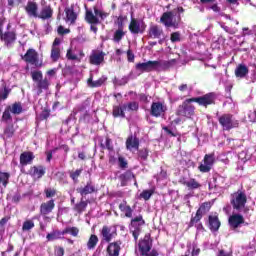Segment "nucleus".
I'll return each mask as SVG.
<instances>
[{
	"label": "nucleus",
	"instance_id": "1",
	"mask_svg": "<svg viewBox=\"0 0 256 256\" xmlns=\"http://www.w3.org/2000/svg\"><path fill=\"white\" fill-rule=\"evenodd\" d=\"M183 11V7H178L174 10L164 12L160 18V23L166 27L179 29V27H181V13H183Z\"/></svg>",
	"mask_w": 256,
	"mask_h": 256
},
{
	"label": "nucleus",
	"instance_id": "2",
	"mask_svg": "<svg viewBox=\"0 0 256 256\" xmlns=\"http://www.w3.org/2000/svg\"><path fill=\"white\" fill-rule=\"evenodd\" d=\"M107 17H109V13L97 7H94V13L91 10L86 11V21L92 25H98L101 21H105Z\"/></svg>",
	"mask_w": 256,
	"mask_h": 256
},
{
	"label": "nucleus",
	"instance_id": "3",
	"mask_svg": "<svg viewBox=\"0 0 256 256\" xmlns=\"http://www.w3.org/2000/svg\"><path fill=\"white\" fill-rule=\"evenodd\" d=\"M247 203V194L245 191L238 190L231 195V205L236 211H243Z\"/></svg>",
	"mask_w": 256,
	"mask_h": 256
},
{
	"label": "nucleus",
	"instance_id": "4",
	"mask_svg": "<svg viewBox=\"0 0 256 256\" xmlns=\"http://www.w3.org/2000/svg\"><path fill=\"white\" fill-rule=\"evenodd\" d=\"M191 103H195L193 98L186 99L182 105L178 107L177 115L180 117H187L188 119L195 115V106Z\"/></svg>",
	"mask_w": 256,
	"mask_h": 256
},
{
	"label": "nucleus",
	"instance_id": "5",
	"mask_svg": "<svg viewBox=\"0 0 256 256\" xmlns=\"http://www.w3.org/2000/svg\"><path fill=\"white\" fill-rule=\"evenodd\" d=\"M218 121L224 131H229L234 129V127L239 126V121L233 119V115L224 114L218 118Z\"/></svg>",
	"mask_w": 256,
	"mask_h": 256
},
{
	"label": "nucleus",
	"instance_id": "6",
	"mask_svg": "<svg viewBox=\"0 0 256 256\" xmlns=\"http://www.w3.org/2000/svg\"><path fill=\"white\" fill-rule=\"evenodd\" d=\"M143 225H145V220L143 219L142 215H138L131 220L130 231L135 241L139 239V235L141 233V227H143Z\"/></svg>",
	"mask_w": 256,
	"mask_h": 256
},
{
	"label": "nucleus",
	"instance_id": "7",
	"mask_svg": "<svg viewBox=\"0 0 256 256\" xmlns=\"http://www.w3.org/2000/svg\"><path fill=\"white\" fill-rule=\"evenodd\" d=\"M105 55H107L103 50H92L89 56L90 65H95L99 67V65H103L105 62Z\"/></svg>",
	"mask_w": 256,
	"mask_h": 256
},
{
	"label": "nucleus",
	"instance_id": "8",
	"mask_svg": "<svg viewBox=\"0 0 256 256\" xmlns=\"http://www.w3.org/2000/svg\"><path fill=\"white\" fill-rule=\"evenodd\" d=\"M147 25H145V22L142 19L132 18L130 25H129V31L133 35H137L139 33H144Z\"/></svg>",
	"mask_w": 256,
	"mask_h": 256
},
{
	"label": "nucleus",
	"instance_id": "9",
	"mask_svg": "<svg viewBox=\"0 0 256 256\" xmlns=\"http://www.w3.org/2000/svg\"><path fill=\"white\" fill-rule=\"evenodd\" d=\"M167 112V105L165 102H153L150 108V115L152 117H163Z\"/></svg>",
	"mask_w": 256,
	"mask_h": 256
},
{
	"label": "nucleus",
	"instance_id": "10",
	"mask_svg": "<svg viewBox=\"0 0 256 256\" xmlns=\"http://www.w3.org/2000/svg\"><path fill=\"white\" fill-rule=\"evenodd\" d=\"M214 163H215V153L206 154L204 156L203 163H201L199 166V171H201V173H209Z\"/></svg>",
	"mask_w": 256,
	"mask_h": 256
},
{
	"label": "nucleus",
	"instance_id": "11",
	"mask_svg": "<svg viewBox=\"0 0 256 256\" xmlns=\"http://www.w3.org/2000/svg\"><path fill=\"white\" fill-rule=\"evenodd\" d=\"M66 57L69 61H77V63H81L85 57V52H83V49L70 48L66 53Z\"/></svg>",
	"mask_w": 256,
	"mask_h": 256
},
{
	"label": "nucleus",
	"instance_id": "12",
	"mask_svg": "<svg viewBox=\"0 0 256 256\" xmlns=\"http://www.w3.org/2000/svg\"><path fill=\"white\" fill-rule=\"evenodd\" d=\"M158 67L159 66L157 61H148L136 64V69L137 71H140V73H151V71H159Z\"/></svg>",
	"mask_w": 256,
	"mask_h": 256
},
{
	"label": "nucleus",
	"instance_id": "13",
	"mask_svg": "<svg viewBox=\"0 0 256 256\" xmlns=\"http://www.w3.org/2000/svg\"><path fill=\"white\" fill-rule=\"evenodd\" d=\"M26 63L30 65H34L35 67H41V63H39V54L35 49H28L26 54L23 57Z\"/></svg>",
	"mask_w": 256,
	"mask_h": 256
},
{
	"label": "nucleus",
	"instance_id": "14",
	"mask_svg": "<svg viewBox=\"0 0 256 256\" xmlns=\"http://www.w3.org/2000/svg\"><path fill=\"white\" fill-rule=\"evenodd\" d=\"M192 101L198 103V105L207 107V105H213V103H215V94L209 93L201 97L192 98Z\"/></svg>",
	"mask_w": 256,
	"mask_h": 256
},
{
	"label": "nucleus",
	"instance_id": "15",
	"mask_svg": "<svg viewBox=\"0 0 256 256\" xmlns=\"http://www.w3.org/2000/svg\"><path fill=\"white\" fill-rule=\"evenodd\" d=\"M77 9L76 5H71L70 7L65 8L66 23L75 25V21H77Z\"/></svg>",
	"mask_w": 256,
	"mask_h": 256
},
{
	"label": "nucleus",
	"instance_id": "16",
	"mask_svg": "<svg viewBox=\"0 0 256 256\" xmlns=\"http://www.w3.org/2000/svg\"><path fill=\"white\" fill-rule=\"evenodd\" d=\"M163 35H164V32H163V28H161V26L154 24L149 27L148 36L150 39H161V37H163Z\"/></svg>",
	"mask_w": 256,
	"mask_h": 256
},
{
	"label": "nucleus",
	"instance_id": "17",
	"mask_svg": "<svg viewBox=\"0 0 256 256\" xmlns=\"http://www.w3.org/2000/svg\"><path fill=\"white\" fill-rule=\"evenodd\" d=\"M153 246L151 238L149 236H145L143 240L139 243V249L142 255H147L148 252L151 251V247Z\"/></svg>",
	"mask_w": 256,
	"mask_h": 256
},
{
	"label": "nucleus",
	"instance_id": "18",
	"mask_svg": "<svg viewBox=\"0 0 256 256\" xmlns=\"http://www.w3.org/2000/svg\"><path fill=\"white\" fill-rule=\"evenodd\" d=\"M42 5L43 7L37 16L38 19H43L44 21L51 19L53 17V9H51V6L45 5V1H42Z\"/></svg>",
	"mask_w": 256,
	"mask_h": 256
},
{
	"label": "nucleus",
	"instance_id": "19",
	"mask_svg": "<svg viewBox=\"0 0 256 256\" xmlns=\"http://www.w3.org/2000/svg\"><path fill=\"white\" fill-rule=\"evenodd\" d=\"M39 10V6L36 4V2L29 1L25 6V11L28 15V17H39V14L37 11Z\"/></svg>",
	"mask_w": 256,
	"mask_h": 256
},
{
	"label": "nucleus",
	"instance_id": "20",
	"mask_svg": "<svg viewBox=\"0 0 256 256\" xmlns=\"http://www.w3.org/2000/svg\"><path fill=\"white\" fill-rule=\"evenodd\" d=\"M121 251V241L112 242L107 247V253L109 256H119Z\"/></svg>",
	"mask_w": 256,
	"mask_h": 256
},
{
	"label": "nucleus",
	"instance_id": "21",
	"mask_svg": "<svg viewBox=\"0 0 256 256\" xmlns=\"http://www.w3.org/2000/svg\"><path fill=\"white\" fill-rule=\"evenodd\" d=\"M55 209V200L44 202L40 206L41 215H49Z\"/></svg>",
	"mask_w": 256,
	"mask_h": 256
},
{
	"label": "nucleus",
	"instance_id": "22",
	"mask_svg": "<svg viewBox=\"0 0 256 256\" xmlns=\"http://www.w3.org/2000/svg\"><path fill=\"white\" fill-rule=\"evenodd\" d=\"M126 148L128 151H138L139 139L133 135L129 136L126 140Z\"/></svg>",
	"mask_w": 256,
	"mask_h": 256
},
{
	"label": "nucleus",
	"instance_id": "23",
	"mask_svg": "<svg viewBox=\"0 0 256 256\" xmlns=\"http://www.w3.org/2000/svg\"><path fill=\"white\" fill-rule=\"evenodd\" d=\"M158 71H165L167 69H171V67H174V65H177V59H171V60H158Z\"/></svg>",
	"mask_w": 256,
	"mask_h": 256
},
{
	"label": "nucleus",
	"instance_id": "24",
	"mask_svg": "<svg viewBox=\"0 0 256 256\" xmlns=\"http://www.w3.org/2000/svg\"><path fill=\"white\" fill-rule=\"evenodd\" d=\"M243 223H244V219L239 214H234L229 217V225L231 229H237V227H241Z\"/></svg>",
	"mask_w": 256,
	"mask_h": 256
},
{
	"label": "nucleus",
	"instance_id": "25",
	"mask_svg": "<svg viewBox=\"0 0 256 256\" xmlns=\"http://www.w3.org/2000/svg\"><path fill=\"white\" fill-rule=\"evenodd\" d=\"M33 159H35V155H33V152H23L20 155V165H22L23 167L31 165V163H33Z\"/></svg>",
	"mask_w": 256,
	"mask_h": 256
},
{
	"label": "nucleus",
	"instance_id": "26",
	"mask_svg": "<svg viewBox=\"0 0 256 256\" xmlns=\"http://www.w3.org/2000/svg\"><path fill=\"white\" fill-rule=\"evenodd\" d=\"M0 39L1 41H4L7 47H9V45H11L12 43H15V39H17V35L15 34V32L8 31L2 34L0 36Z\"/></svg>",
	"mask_w": 256,
	"mask_h": 256
},
{
	"label": "nucleus",
	"instance_id": "27",
	"mask_svg": "<svg viewBox=\"0 0 256 256\" xmlns=\"http://www.w3.org/2000/svg\"><path fill=\"white\" fill-rule=\"evenodd\" d=\"M107 81V76H102L98 80H93V75H90V79H88V86L92 88L101 87Z\"/></svg>",
	"mask_w": 256,
	"mask_h": 256
},
{
	"label": "nucleus",
	"instance_id": "28",
	"mask_svg": "<svg viewBox=\"0 0 256 256\" xmlns=\"http://www.w3.org/2000/svg\"><path fill=\"white\" fill-rule=\"evenodd\" d=\"M119 209L122 213L125 214V217H128L129 219H131V217H133V208H131V206H129L127 204V201H122L119 204Z\"/></svg>",
	"mask_w": 256,
	"mask_h": 256
},
{
	"label": "nucleus",
	"instance_id": "29",
	"mask_svg": "<svg viewBox=\"0 0 256 256\" xmlns=\"http://www.w3.org/2000/svg\"><path fill=\"white\" fill-rule=\"evenodd\" d=\"M11 175L7 172H0V193H3L4 189L9 185V178Z\"/></svg>",
	"mask_w": 256,
	"mask_h": 256
},
{
	"label": "nucleus",
	"instance_id": "30",
	"mask_svg": "<svg viewBox=\"0 0 256 256\" xmlns=\"http://www.w3.org/2000/svg\"><path fill=\"white\" fill-rule=\"evenodd\" d=\"M221 227V222L219 221V217L217 215L209 216V229L212 231H218Z\"/></svg>",
	"mask_w": 256,
	"mask_h": 256
},
{
	"label": "nucleus",
	"instance_id": "31",
	"mask_svg": "<svg viewBox=\"0 0 256 256\" xmlns=\"http://www.w3.org/2000/svg\"><path fill=\"white\" fill-rule=\"evenodd\" d=\"M77 191L80 193V195H82V197H85V195L95 193V186L91 184V182H88L85 187L78 188Z\"/></svg>",
	"mask_w": 256,
	"mask_h": 256
},
{
	"label": "nucleus",
	"instance_id": "32",
	"mask_svg": "<svg viewBox=\"0 0 256 256\" xmlns=\"http://www.w3.org/2000/svg\"><path fill=\"white\" fill-rule=\"evenodd\" d=\"M248 74H249V68H247L244 64L238 65L235 69V75L240 79H243V77L247 76Z\"/></svg>",
	"mask_w": 256,
	"mask_h": 256
},
{
	"label": "nucleus",
	"instance_id": "33",
	"mask_svg": "<svg viewBox=\"0 0 256 256\" xmlns=\"http://www.w3.org/2000/svg\"><path fill=\"white\" fill-rule=\"evenodd\" d=\"M30 175H32L34 179H41V177L45 175V169H43L42 166H34L30 169Z\"/></svg>",
	"mask_w": 256,
	"mask_h": 256
},
{
	"label": "nucleus",
	"instance_id": "34",
	"mask_svg": "<svg viewBox=\"0 0 256 256\" xmlns=\"http://www.w3.org/2000/svg\"><path fill=\"white\" fill-rule=\"evenodd\" d=\"M7 108L10 110V112L13 115H21V113H23V106L19 102H15L14 104L8 106Z\"/></svg>",
	"mask_w": 256,
	"mask_h": 256
},
{
	"label": "nucleus",
	"instance_id": "35",
	"mask_svg": "<svg viewBox=\"0 0 256 256\" xmlns=\"http://www.w3.org/2000/svg\"><path fill=\"white\" fill-rule=\"evenodd\" d=\"M9 93H11V89L7 88V84L2 80V85L0 87V100L5 101L9 97Z\"/></svg>",
	"mask_w": 256,
	"mask_h": 256
},
{
	"label": "nucleus",
	"instance_id": "36",
	"mask_svg": "<svg viewBox=\"0 0 256 256\" xmlns=\"http://www.w3.org/2000/svg\"><path fill=\"white\" fill-rule=\"evenodd\" d=\"M101 235L103 237V240L106 241V243H109L111 239H113V234L111 233V228L104 226L101 231Z\"/></svg>",
	"mask_w": 256,
	"mask_h": 256
},
{
	"label": "nucleus",
	"instance_id": "37",
	"mask_svg": "<svg viewBox=\"0 0 256 256\" xmlns=\"http://www.w3.org/2000/svg\"><path fill=\"white\" fill-rule=\"evenodd\" d=\"M63 231L55 230L49 234H47V241H57V239H61L63 237Z\"/></svg>",
	"mask_w": 256,
	"mask_h": 256
},
{
	"label": "nucleus",
	"instance_id": "38",
	"mask_svg": "<svg viewBox=\"0 0 256 256\" xmlns=\"http://www.w3.org/2000/svg\"><path fill=\"white\" fill-rule=\"evenodd\" d=\"M50 58H51V61H53V63H57V61L61 59V48L52 47Z\"/></svg>",
	"mask_w": 256,
	"mask_h": 256
},
{
	"label": "nucleus",
	"instance_id": "39",
	"mask_svg": "<svg viewBox=\"0 0 256 256\" xmlns=\"http://www.w3.org/2000/svg\"><path fill=\"white\" fill-rule=\"evenodd\" d=\"M123 37H125V31H123V28H118L116 31H114L112 40L114 43H121Z\"/></svg>",
	"mask_w": 256,
	"mask_h": 256
},
{
	"label": "nucleus",
	"instance_id": "40",
	"mask_svg": "<svg viewBox=\"0 0 256 256\" xmlns=\"http://www.w3.org/2000/svg\"><path fill=\"white\" fill-rule=\"evenodd\" d=\"M125 105L114 106L113 108V117H125Z\"/></svg>",
	"mask_w": 256,
	"mask_h": 256
},
{
	"label": "nucleus",
	"instance_id": "41",
	"mask_svg": "<svg viewBox=\"0 0 256 256\" xmlns=\"http://www.w3.org/2000/svg\"><path fill=\"white\" fill-rule=\"evenodd\" d=\"M155 193V189L143 190L140 194V199H144V201H149L153 194Z\"/></svg>",
	"mask_w": 256,
	"mask_h": 256
},
{
	"label": "nucleus",
	"instance_id": "42",
	"mask_svg": "<svg viewBox=\"0 0 256 256\" xmlns=\"http://www.w3.org/2000/svg\"><path fill=\"white\" fill-rule=\"evenodd\" d=\"M97 243H99V238H97V235H91L87 243V248L90 250L95 249Z\"/></svg>",
	"mask_w": 256,
	"mask_h": 256
},
{
	"label": "nucleus",
	"instance_id": "43",
	"mask_svg": "<svg viewBox=\"0 0 256 256\" xmlns=\"http://www.w3.org/2000/svg\"><path fill=\"white\" fill-rule=\"evenodd\" d=\"M64 235H72V237H77L79 235V228L77 227H67L63 230Z\"/></svg>",
	"mask_w": 256,
	"mask_h": 256
},
{
	"label": "nucleus",
	"instance_id": "44",
	"mask_svg": "<svg viewBox=\"0 0 256 256\" xmlns=\"http://www.w3.org/2000/svg\"><path fill=\"white\" fill-rule=\"evenodd\" d=\"M184 185H186L188 189H199V187H201V184H199L195 179L185 181Z\"/></svg>",
	"mask_w": 256,
	"mask_h": 256
},
{
	"label": "nucleus",
	"instance_id": "45",
	"mask_svg": "<svg viewBox=\"0 0 256 256\" xmlns=\"http://www.w3.org/2000/svg\"><path fill=\"white\" fill-rule=\"evenodd\" d=\"M85 209H87V202L83 200L74 206V211H76V213H83Z\"/></svg>",
	"mask_w": 256,
	"mask_h": 256
},
{
	"label": "nucleus",
	"instance_id": "46",
	"mask_svg": "<svg viewBox=\"0 0 256 256\" xmlns=\"http://www.w3.org/2000/svg\"><path fill=\"white\" fill-rule=\"evenodd\" d=\"M2 121H4V123H11V121H13V118L11 117V110L7 107L3 112Z\"/></svg>",
	"mask_w": 256,
	"mask_h": 256
},
{
	"label": "nucleus",
	"instance_id": "47",
	"mask_svg": "<svg viewBox=\"0 0 256 256\" xmlns=\"http://www.w3.org/2000/svg\"><path fill=\"white\" fill-rule=\"evenodd\" d=\"M209 209H211V203L206 202L200 206L197 212L200 213L201 215H205V213H208Z\"/></svg>",
	"mask_w": 256,
	"mask_h": 256
},
{
	"label": "nucleus",
	"instance_id": "48",
	"mask_svg": "<svg viewBox=\"0 0 256 256\" xmlns=\"http://www.w3.org/2000/svg\"><path fill=\"white\" fill-rule=\"evenodd\" d=\"M35 227V222L33 220H26L22 225V231H31Z\"/></svg>",
	"mask_w": 256,
	"mask_h": 256
},
{
	"label": "nucleus",
	"instance_id": "49",
	"mask_svg": "<svg viewBox=\"0 0 256 256\" xmlns=\"http://www.w3.org/2000/svg\"><path fill=\"white\" fill-rule=\"evenodd\" d=\"M129 83V76H124L122 78H115L114 79V85L123 86L127 85Z\"/></svg>",
	"mask_w": 256,
	"mask_h": 256
},
{
	"label": "nucleus",
	"instance_id": "50",
	"mask_svg": "<svg viewBox=\"0 0 256 256\" xmlns=\"http://www.w3.org/2000/svg\"><path fill=\"white\" fill-rule=\"evenodd\" d=\"M124 109L126 111H137V109H139V104L137 102H130L128 104H124Z\"/></svg>",
	"mask_w": 256,
	"mask_h": 256
},
{
	"label": "nucleus",
	"instance_id": "51",
	"mask_svg": "<svg viewBox=\"0 0 256 256\" xmlns=\"http://www.w3.org/2000/svg\"><path fill=\"white\" fill-rule=\"evenodd\" d=\"M31 77L35 83H38L43 79V73L41 71H33L31 72Z\"/></svg>",
	"mask_w": 256,
	"mask_h": 256
},
{
	"label": "nucleus",
	"instance_id": "52",
	"mask_svg": "<svg viewBox=\"0 0 256 256\" xmlns=\"http://www.w3.org/2000/svg\"><path fill=\"white\" fill-rule=\"evenodd\" d=\"M81 173H83V169H78L76 171L70 172V177L74 181V183H77L79 177L81 176Z\"/></svg>",
	"mask_w": 256,
	"mask_h": 256
},
{
	"label": "nucleus",
	"instance_id": "53",
	"mask_svg": "<svg viewBox=\"0 0 256 256\" xmlns=\"http://www.w3.org/2000/svg\"><path fill=\"white\" fill-rule=\"evenodd\" d=\"M100 147L102 149H108V151H113V145L111 144V139L106 138L105 143H101Z\"/></svg>",
	"mask_w": 256,
	"mask_h": 256
},
{
	"label": "nucleus",
	"instance_id": "54",
	"mask_svg": "<svg viewBox=\"0 0 256 256\" xmlns=\"http://www.w3.org/2000/svg\"><path fill=\"white\" fill-rule=\"evenodd\" d=\"M38 89H49V80L47 78L40 80L37 83Z\"/></svg>",
	"mask_w": 256,
	"mask_h": 256
},
{
	"label": "nucleus",
	"instance_id": "55",
	"mask_svg": "<svg viewBox=\"0 0 256 256\" xmlns=\"http://www.w3.org/2000/svg\"><path fill=\"white\" fill-rule=\"evenodd\" d=\"M170 41H172V43H179V41H181V33L173 32L170 36Z\"/></svg>",
	"mask_w": 256,
	"mask_h": 256
},
{
	"label": "nucleus",
	"instance_id": "56",
	"mask_svg": "<svg viewBox=\"0 0 256 256\" xmlns=\"http://www.w3.org/2000/svg\"><path fill=\"white\" fill-rule=\"evenodd\" d=\"M202 217H203V214H201L200 212H196V215L191 219L190 224L195 225L196 223H199Z\"/></svg>",
	"mask_w": 256,
	"mask_h": 256
},
{
	"label": "nucleus",
	"instance_id": "57",
	"mask_svg": "<svg viewBox=\"0 0 256 256\" xmlns=\"http://www.w3.org/2000/svg\"><path fill=\"white\" fill-rule=\"evenodd\" d=\"M57 191L55 189L48 188L45 190V195L47 199H51V197H55Z\"/></svg>",
	"mask_w": 256,
	"mask_h": 256
},
{
	"label": "nucleus",
	"instance_id": "58",
	"mask_svg": "<svg viewBox=\"0 0 256 256\" xmlns=\"http://www.w3.org/2000/svg\"><path fill=\"white\" fill-rule=\"evenodd\" d=\"M222 29L226 31V33H229L230 35H235L237 33V30L234 28H230L229 26L221 25Z\"/></svg>",
	"mask_w": 256,
	"mask_h": 256
},
{
	"label": "nucleus",
	"instance_id": "59",
	"mask_svg": "<svg viewBox=\"0 0 256 256\" xmlns=\"http://www.w3.org/2000/svg\"><path fill=\"white\" fill-rule=\"evenodd\" d=\"M118 165L121 169H126L127 167V160H125V158L123 157H119L118 158Z\"/></svg>",
	"mask_w": 256,
	"mask_h": 256
},
{
	"label": "nucleus",
	"instance_id": "60",
	"mask_svg": "<svg viewBox=\"0 0 256 256\" xmlns=\"http://www.w3.org/2000/svg\"><path fill=\"white\" fill-rule=\"evenodd\" d=\"M138 156L140 157V159H143L145 161V159L149 157V152L147 151V149L140 150Z\"/></svg>",
	"mask_w": 256,
	"mask_h": 256
},
{
	"label": "nucleus",
	"instance_id": "61",
	"mask_svg": "<svg viewBox=\"0 0 256 256\" xmlns=\"http://www.w3.org/2000/svg\"><path fill=\"white\" fill-rule=\"evenodd\" d=\"M127 59L129 63H133V61H135V54H133V51L131 50L127 51Z\"/></svg>",
	"mask_w": 256,
	"mask_h": 256
},
{
	"label": "nucleus",
	"instance_id": "62",
	"mask_svg": "<svg viewBox=\"0 0 256 256\" xmlns=\"http://www.w3.org/2000/svg\"><path fill=\"white\" fill-rule=\"evenodd\" d=\"M248 119L252 122V123H256V110L253 112H249L248 114Z\"/></svg>",
	"mask_w": 256,
	"mask_h": 256
},
{
	"label": "nucleus",
	"instance_id": "63",
	"mask_svg": "<svg viewBox=\"0 0 256 256\" xmlns=\"http://www.w3.org/2000/svg\"><path fill=\"white\" fill-rule=\"evenodd\" d=\"M55 255L56 256H63L65 255V249L63 247H58L55 249Z\"/></svg>",
	"mask_w": 256,
	"mask_h": 256
},
{
	"label": "nucleus",
	"instance_id": "64",
	"mask_svg": "<svg viewBox=\"0 0 256 256\" xmlns=\"http://www.w3.org/2000/svg\"><path fill=\"white\" fill-rule=\"evenodd\" d=\"M21 201V194L20 193H16L13 195L12 197V202L13 203H19Z\"/></svg>",
	"mask_w": 256,
	"mask_h": 256
}]
</instances>
